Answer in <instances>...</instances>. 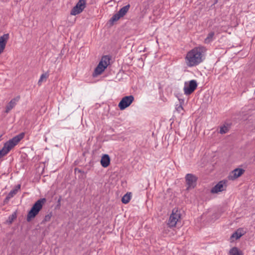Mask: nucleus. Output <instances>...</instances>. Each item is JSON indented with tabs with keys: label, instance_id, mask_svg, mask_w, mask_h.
Here are the masks:
<instances>
[{
	"label": "nucleus",
	"instance_id": "6e6552de",
	"mask_svg": "<svg viewBox=\"0 0 255 255\" xmlns=\"http://www.w3.org/2000/svg\"><path fill=\"white\" fill-rule=\"evenodd\" d=\"M185 179L188 186L187 187V190L194 188L195 186L197 178L194 175L190 173L187 174L185 176Z\"/></svg>",
	"mask_w": 255,
	"mask_h": 255
},
{
	"label": "nucleus",
	"instance_id": "f8f14e48",
	"mask_svg": "<svg viewBox=\"0 0 255 255\" xmlns=\"http://www.w3.org/2000/svg\"><path fill=\"white\" fill-rule=\"evenodd\" d=\"M9 37L8 33L4 34L0 37V54L3 52Z\"/></svg>",
	"mask_w": 255,
	"mask_h": 255
},
{
	"label": "nucleus",
	"instance_id": "6ab92c4d",
	"mask_svg": "<svg viewBox=\"0 0 255 255\" xmlns=\"http://www.w3.org/2000/svg\"><path fill=\"white\" fill-rule=\"evenodd\" d=\"M229 255H243V254L237 247H233L230 250Z\"/></svg>",
	"mask_w": 255,
	"mask_h": 255
},
{
	"label": "nucleus",
	"instance_id": "b1692460",
	"mask_svg": "<svg viewBox=\"0 0 255 255\" xmlns=\"http://www.w3.org/2000/svg\"><path fill=\"white\" fill-rule=\"evenodd\" d=\"M46 75H47V73H45L44 74H43L41 75L39 81H38V84L39 85H40L41 84V82H42L43 79H45L46 78Z\"/></svg>",
	"mask_w": 255,
	"mask_h": 255
},
{
	"label": "nucleus",
	"instance_id": "5701e85b",
	"mask_svg": "<svg viewBox=\"0 0 255 255\" xmlns=\"http://www.w3.org/2000/svg\"><path fill=\"white\" fill-rule=\"evenodd\" d=\"M16 218V213H14L12 215H10L8 217V222L11 223Z\"/></svg>",
	"mask_w": 255,
	"mask_h": 255
},
{
	"label": "nucleus",
	"instance_id": "423d86ee",
	"mask_svg": "<svg viewBox=\"0 0 255 255\" xmlns=\"http://www.w3.org/2000/svg\"><path fill=\"white\" fill-rule=\"evenodd\" d=\"M87 0H79L76 5L71 9L70 14L76 15L81 13L86 7Z\"/></svg>",
	"mask_w": 255,
	"mask_h": 255
},
{
	"label": "nucleus",
	"instance_id": "9d476101",
	"mask_svg": "<svg viewBox=\"0 0 255 255\" xmlns=\"http://www.w3.org/2000/svg\"><path fill=\"white\" fill-rule=\"evenodd\" d=\"M245 172V170L242 168H236L232 171L229 176L230 180H234L241 176Z\"/></svg>",
	"mask_w": 255,
	"mask_h": 255
},
{
	"label": "nucleus",
	"instance_id": "f3484780",
	"mask_svg": "<svg viewBox=\"0 0 255 255\" xmlns=\"http://www.w3.org/2000/svg\"><path fill=\"white\" fill-rule=\"evenodd\" d=\"M244 234L242 233V229H239L234 232L231 236V239H236V240L240 239Z\"/></svg>",
	"mask_w": 255,
	"mask_h": 255
},
{
	"label": "nucleus",
	"instance_id": "412c9836",
	"mask_svg": "<svg viewBox=\"0 0 255 255\" xmlns=\"http://www.w3.org/2000/svg\"><path fill=\"white\" fill-rule=\"evenodd\" d=\"M214 32H210L207 37L205 39L204 42L205 43H209L210 42L212 41L213 40V37L214 36Z\"/></svg>",
	"mask_w": 255,
	"mask_h": 255
},
{
	"label": "nucleus",
	"instance_id": "39448f33",
	"mask_svg": "<svg viewBox=\"0 0 255 255\" xmlns=\"http://www.w3.org/2000/svg\"><path fill=\"white\" fill-rule=\"evenodd\" d=\"M197 83L195 80H190L189 83L185 82L183 91L186 95H191L197 88Z\"/></svg>",
	"mask_w": 255,
	"mask_h": 255
},
{
	"label": "nucleus",
	"instance_id": "9b49d317",
	"mask_svg": "<svg viewBox=\"0 0 255 255\" xmlns=\"http://www.w3.org/2000/svg\"><path fill=\"white\" fill-rule=\"evenodd\" d=\"M20 188V185L18 184L16 185L14 189L11 190L7 194L4 200H3V204H7L9 200L12 198L18 192V190Z\"/></svg>",
	"mask_w": 255,
	"mask_h": 255
},
{
	"label": "nucleus",
	"instance_id": "a878e982",
	"mask_svg": "<svg viewBox=\"0 0 255 255\" xmlns=\"http://www.w3.org/2000/svg\"><path fill=\"white\" fill-rule=\"evenodd\" d=\"M47 217H48V215H45L44 220L42 221V222L46 221Z\"/></svg>",
	"mask_w": 255,
	"mask_h": 255
},
{
	"label": "nucleus",
	"instance_id": "ddd939ff",
	"mask_svg": "<svg viewBox=\"0 0 255 255\" xmlns=\"http://www.w3.org/2000/svg\"><path fill=\"white\" fill-rule=\"evenodd\" d=\"M225 185V182L221 181L218 182L214 187H213L211 190V192L212 193H218L219 192L223 191L225 190L224 186Z\"/></svg>",
	"mask_w": 255,
	"mask_h": 255
},
{
	"label": "nucleus",
	"instance_id": "2eb2a0df",
	"mask_svg": "<svg viewBox=\"0 0 255 255\" xmlns=\"http://www.w3.org/2000/svg\"><path fill=\"white\" fill-rule=\"evenodd\" d=\"M106 68V67L104 66L102 62H99L98 66L96 67L94 70V72L93 73V76H97L101 74Z\"/></svg>",
	"mask_w": 255,
	"mask_h": 255
},
{
	"label": "nucleus",
	"instance_id": "393cba45",
	"mask_svg": "<svg viewBox=\"0 0 255 255\" xmlns=\"http://www.w3.org/2000/svg\"><path fill=\"white\" fill-rule=\"evenodd\" d=\"M177 111H178L179 112H180L181 110H183V108L182 107V106L181 105H179L177 108Z\"/></svg>",
	"mask_w": 255,
	"mask_h": 255
},
{
	"label": "nucleus",
	"instance_id": "20e7f679",
	"mask_svg": "<svg viewBox=\"0 0 255 255\" xmlns=\"http://www.w3.org/2000/svg\"><path fill=\"white\" fill-rule=\"evenodd\" d=\"M130 6V4H128L121 8L117 13L113 15L110 20V22L113 23L114 22L118 21L120 18L125 16L128 11Z\"/></svg>",
	"mask_w": 255,
	"mask_h": 255
},
{
	"label": "nucleus",
	"instance_id": "4468645a",
	"mask_svg": "<svg viewBox=\"0 0 255 255\" xmlns=\"http://www.w3.org/2000/svg\"><path fill=\"white\" fill-rule=\"evenodd\" d=\"M19 96H18L11 99L6 107L5 113H9V111L15 106L16 103L19 100Z\"/></svg>",
	"mask_w": 255,
	"mask_h": 255
},
{
	"label": "nucleus",
	"instance_id": "dca6fc26",
	"mask_svg": "<svg viewBox=\"0 0 255 255\" xmlns=\"http://www.w3.org/2000/svg\"><path fill=\"white\" fill-rule=\"evenodd\" d=\"M110 163V158L109 155L104 154L101 158V164L103 167H108Z\"/></svg>",
	"mask_w": 255,
	"mask_h": 255
},
{
	"label": "nucleus",
	"instance_id": "7ed1b4c3",
	"mask_svg": "<svg viewBox=\"0 0 255 255\" xmlns=\"http://www.w3.org/2000/svg\"><path fill=\"white\" fill-rule=\"evenodd\" d=\"M46 202V199L45 198H41L33 204L27 215L26 220L28 222H30L32 219L34 218L38 214Z\"/></svg>",
	"mask_w": 255,
	"mask_h": 255
},
{
	"label": "nucleus",
	"instance_id": "0eeeda50",
	"mask_svg": "<svg viewBox=\"0 0 255 255\" xmlns=\"http://www.w3.org/2000/svg\"><path fill=\"white\" fill-rule=\"evenodd\" d=\"M133 101L134 97L132 95L124 97L119 103L118 106L121 110H124L129 106Z\"/></svg>",
	"mask_w": 255,
	"mask_h": 255
},
{
	"label": "nucleus",
	"instance_id": "1a4fd4ad",
	"mask_svg": "<svg viewBox=\"0 0 255 255\" xmlns=\"http://www.w3.org/2000/svg\"><path fill=\"white\" fill-rule=\"evenodd\" d=\"M180 218V215L177 211L174 212L171 214L168 221V225L170 227H175L177 224V221Z\"/></svg>",
	"mask_w": 255,
	"mask_h": 255
},
{
	"label": "nucleus",
	"instance_id": "4be33fe9",
	"mask_svg": "<svg viewBox=\"0 0 255 255\" xmlns=\"http://www.w3.org/2000/svg\"><path fill=\"white\" fill-rule=\"evenodd\" d=\"M229 131V128L226 126L221 127L220 129V133L224 134L227 133Z\"/></svg>",
	"mask_w": 255,
	"mask_h": 255
},
{
	"label": "nucleus",
	"instance_id": "a211bd4d",
	"mask_svg": "<svg viewBox=\"0 0 255 255\" xmlns=\"http://www.w3.org/2000/svg\"><path fill=\"white\" fill-rule=\"evenodd\" d=\"M111 60L110 57L108 55H105L102 57L101 60L100 62H102V64L104 65L106 68L110 64V61Z\"/></svg>",
	"mask_w": 255,
	"mask_h": 255
},
{
	"label": "nucleus",
	"instance_id": "f257e3e1",
	"mask_svg": "<svg viewBox=\"0 0 255 255\" xmlns=\"http://www.w3.org/2000/svg\"><path fill=\"white\" fill-rule=\"evenodd\" d=\"M207 49L205 46L195 47L188 51L185 57V63L189 67L196 66L205 59Z\"/></svg>",
	"mask_w": 255,
	"mask_h": 255
},
{
	"label": "nucleus",
	"instance_id": "f03ea898",
	"mask_svg": "<svg viewBox=\"0 0 255 255\" xmlns=\"http://www.w3.org/2000/svg\"><path fill=\"white\" fill-rule=\"evenodd\" d=\"M24 133L21 132L6 142L0 150V158L7 154L23 137Z\"/></svg>",
	"mask_w": 255,
	"mask_h": 255
},
{
	"label": "nucleus",
	"instance_id": "bb28decb",
	"mask_svg": "<svg viewBox=\"0 0 255 255\" xmlns=\"http://www.w3.org/2000/svg\"><path fill=\"white\" fill-rule=\"evenodd\" d=\"M48 218H49V219L50 218V216L49 215V216H48Z\"/></svg>",
	"mask_w": 255,
	"mask_h": 255
},
{
	"label": "nucleus",
	"instance_id": "aec40b11",
	"mask_svg": "<svg viewBox=\"0 0 255 255\" xmlns=\"http://www.w3.org/2000/svg\"><path fill=\"white\" fill-rule=\"evenodd\" d=\"M131 194L130 192L126 193L122 197V201L123 203H124V204L128 203L131 199Z\"/></svg>",
	"mask_w": 255,
	"mask_h": 255
}]
</instances>
